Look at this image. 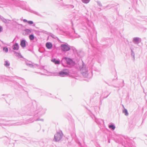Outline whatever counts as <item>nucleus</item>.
Wrapping results in <instances>:
<instances>
[{
    "mask_svg": "<svg viewBox=\"0 0 147 147\" xmlns=\"http://www.w3.org/2000/svg\"><path fill=\"white\" fill-rule=\"evenodd\" d=\"M46 110L44 109L40 106H37L36 109L32 107L30 110V111L32 114V115L34 116L33 118H30L26 120L24 123L18 122L13 125H20L23 124H27L33 122L34 121H43V119H40L38 117L45 113Z\"/></svg>",
    "mask_w": 147,
    "mask_h": 147,
    "instance_id": "f257e3e1",
    "label": "nucleus"
},
{
    "mask_svg": "<svg viewBox=\"0 0 147 147\" xmlns=\"http://www.w3.org/2000/svg\"><path fill=\"white\" fill-rule=\"evenodd\" d=\"M63 134L61 131L57 132L54 135V140L55 142H58L62 138Z\"/></svg>",
    "mask_w": 147,
    "mask_h": 147,
    "instance_id": "f03ea898",
    "label": "nucleus"
},
{
    "mask_svg": "<svg viewBox=\"0 0 147 147\" xmlns=\"http://www.w3.org/2000/svg\"><path fill=\"white\" fill-rule=\"evenodd\" d=\"M80 71L82 75L85 77H86L88 74V69L86 67L85 65L84 64H82V66L80 68Z\"/></svg>",
    "mask_w": 147,
    "mask_h": 147,
    "instance_id": "7ed1b4c3",
    "label": "nucleus"
},
{
    "mask_svg": "<svg viewBox=\"0 0 147 147\" xmlns=\"http://www.w3.org/2000/svg\"><path fill=\"white\" fill-rule=\"evenodd\" d=\"M69 71L67 69H64L60 71L58 74V76L61 77H64L68 76Z\"/></svg>",
    "mask_w": 147,
    "mask_h": 147,
    "instance_id": "20e7f679",
    "label": "nucleus"
},
{
    "mask_svg": "<svg viewBox=\"0 0 147 147\" xmlns=\"http://www.w3.org/2000/svg\"><path fill=\"white\" fill-rule=\"evenodd\" d=\"M14 78L15 77L3 76H0V80L2 79V80H4L5 81L13 82Z\"/></svg>",
    "mask_w": 147,
    "mask_h": 147,
    "instance_id": "39448f33",
    "label": "nucleus"
},
{
    "mask_svg": "<svg viewBox=\"0 0 147 147\" xmlns=\"http://www.w3.org/2000/svg\"><path fill=\"white\" fill-rule=\"evenodd\" d=\"M61 50L64 52L68 51L70 49V46L67 43L62 44L61 46Z\"/></svg>",
    "mask_w": 147,
    "mask_h": 147,
    "instance_id": "423d86ee",
    "label": "nucleus"
},
{
    "mask_svg": "<svg viewBox=\"0 0 147 147\" xmlns=\"http://www.w3.org/2000/svg\"><path fill=\"white\" fill-rule=\"evenodd\" d=\"M65 61H66V63L68 65H71L73 63V61L71 59L67 57H64L62 59V62L63 64V62Z\"/></svg>",
    "mask_w": 147,
    "mask_h": 147,
    "instance_id": "0eeeda50",
    "label": "nucleus"
},
{
    "mask_svg": "<svg viewBox=\"0 0 147 147\" xmlns=\"http://www.w3.org/2000/svg\"><path fill=\"white\" fill-rule=\"evenodd\" d=\"M126 142L129 147H135L133 142L129 138L127 139Z\"/></svg>",
    "mask_w": 147,
    "mask_h": 147,
    "instance_id": "6e6552de",
    "label": "nucleus"
},
{
    "mask_svg": "<svg viewBox=\"0 0 147 147\" xmlns=\"http://www.w3.org/2000/svg\"><path fill=\"white\" fill-rule=\"evenodd\" d=\"M141 41L140 38L138 37H135L133 38V42L135 44H138Z\"/></svg>",
    "mask_w": 147,
    "mask_h": 147,
    "instance_id": "1a4fd4ad",
    "label": "nucleus"
},
{
    "mask_svg": "<svg viewBox=\"0 0 147 147\" xmlns=\"http://www.w3.org/2000/svg\"><path fill=\"white\" fill-rule=\"evenodd\" d=\"M26 41L25 40H22L20 42V45L23 47L24 48L26 47Z\"/></svg>",
    "mask_w": 147,
    "mask_h": 147,
    "instance_id": "9d476101",
    "label": "nucleus"
},
{
    "mask_svg": "<svg viewBox=\"0 0 147 147\" xmlns=\"http://www.w3.org/2000/svg\"><path fill=\"white\" fill-rule=\"evenodd\" d=\"M123 110L122 112L124 114V115L126 116H127L129 115V113L128 112V111L127 109H125L123 105Z\"/></svg>",
    "mask_w": 147,
    "mask_h": 147,
    "instance_id": "9b49d317",
    "label": "nucleus"
},
{
    "mask_svg": "<svg viewBox=\"0 0 147 147\" xmlns=\"http://www.w3.org/2000/svg\"><path fill=\"white\" fill-rule=\"evenodd\" d=\"M51 61L55 64H59L60 63L59 60H57L55 58L52 59Z\"/></svg>",
    "mask_w": 147,
    "mask_h": 147,
    "instance_id": "f8f14e48",
    "label": "nucleus"
},
{
    "mask_svg": "<svg viewBox=\"0 0 147 147\" xmlns=\"http://www.w3.org/2000/svg\"><path fill=\"white\" fill-rule=\"evenodd\" d=\"M46 46L48 49H50L52 47V45L50 42H47L46 43Z\"/></svg>",
    "mask_w": 147,
    "mask_h": 147,
    "instance_id": "ddd939ff",
    "label": "nucleus"
},
{
    "mask_svg": "<svg viewBox=\"0 0 147 147\" xmlns=\"http://www.w3.org/2000/svg\"><path fill=\"white\" fill-rule=\"evenodd\" d=\"M13 49L14 50H18L19 49V46L18 44L17 43H16L15 44L13 45Z\"/></svg>",
    "mask_w": 147,
    "mask_h": 147,
    "instance_id": "4468645a",
    "label": "nucleus"
},
{
    "mask_svg": "<svg viewBox=\"0 0 147 147\" xmlns=\"http://www.w3.org/2000/svg\"><path fill=\"white\" fill-rule=\"evenodd\" d=\"M95 121L97 124H98L101 123L103 122V121L102 119H98L96 118H95Z\"/></svg>",
    "mask_w": 147,
    "mask_h": 147,
    "instance_id": "2eb2a0df",
    "label": "nucleus"
},
{
    "mask_svg": "<svg viewBox=\"0 0 147 147\" xmlns=\"http://www.w3.org/2000/svg\"><path fill=\"white\" fill-rule=\"evenodd\" d=\"M0 19L4 22L5 23H8V21H9V20H7L5 18H3L2 16H0Z\"/></svg>",
    "mask_w": 147,
    "mask_h": 147,
    "instance_id": "dca6fc26",
    "label": "nucleus"
},
{
    "mask_svg": "<svg viewBox=\"0 0 147 147\" xmlns=\"http://www.w3.org/2000/svg\"><path fill=\"white\" fill-rule=\"evenodd\" d=\"M24 31L25 32V34H24L26 35L29 34L31 32V30L29 29H26Z\"/></svg>",
    "mask_w": 147,
    "mask_h": 147,
    "instance_id": "f3484780",
    "label": "nucleus"
},
{
    "mask_svg": "<svg viewBox=\"0 0 147 147\" xmlns=\"http://www.w3.org/2000/svg\"><path fill=\"white\" fill-rule=\"evenodd\" d=\"M23 21L24 22H27L29 24H32L33 23V22L32 21H28L26 19L23 20Z\"/></svg>",
    "mask_w": 147,
    "mask_h": 147,
    "instance_id": "a211bd4d",
    "label": "nucleus"
},
{
    "mask_svg": "<svg viewBox=\"0 0 147 147\" xmlns=\"http://www.w3.org/2000/svg\"><path fill=\"white\" fill-rule=\"evenodd\" d=\"M26 9V10H27V11H29L30 12H32L36 15H39V14L38 13H37L36 11H34L33 10H31L30 9H28V8H27V9Z\"/></svg>",
    "mask_w": 147,
    "mask_h": 147,
    "instance_id": "6ab92c4d",
    "label": "nucleus"
},
{
    "mask_svg": "<svg viewBox=\"0 0 147 147\" xmlns=\"http://www.w3.org/2000/svg\"><path fill=\"white\" fill-rule=\"evenodd\" d=\"M109 128L111 129L112 130H114L115 129V125L113 124H110L109 125Z\"/></svg>",
    "mask_w": 147,
    "mask_h": 147,
    "instance_id": "aec40b11",
    "label": "nucleus"
},
{
    "mask_svg": "<svg viewBox=\"0 0 147 147\" xmlns=\"http://www.w3.org/2000/svg\"><path fill=\"white\" fill-rule=\"evenodd\" d=\"M4 65L5 67H7L9 66L10 63L8 61H5V63Z\"/></svg>",
    "mask_w": 147,
    "mask_h": 147,
    "instance_id": "412c9836",
    "label": "nucleus"
},
{
    "mask_svg": "<svg viewBox=\"0 0 147 147\" xmlns=\"http://www.w3.org/2000/svg\"><path fill=\"white\" fill-rule=\"evenodd\" d=\"M15 53H16V56L19 58H22L23 57L20 53H16L15 52Z\"/></svg>",
    "mask_w": 147,
    "mask_h": 147,
    "instance_id": "4be33fe9",
    "label": "nucleus"
},
{
    "mask_svg": "<svg viewBox=\"0 0 147 147\" xmlns=\"http://www.w3.org/2000/svg\"><path fill=\"white\" fill-rule=\"evenodd\" d=\"M29 38L30 40H34V36L33 34H31L29 35Z\"/></svg>",
    "mask_w": 147,
    "mask_h": 147,
    "instance_id": "5701e85b",
    "label": "nucleus"
},
{
    "mask_svg": "<svg viewBox=\"0 0 147 147\" xmlns=\"http://www.w3.org/2000/svg\"><path fill=\"white\" fill-rule=\"evenodd\" d=\"M90 0H81L82 2L85 4L88 3Z\"/></svg>",
    "mask_w": 147,
    "mask_h": 147,
    "instance_id": "b1692460",
    "label": "nucleus"
},
{
    "mask_svg": "<svg viewBox=\"0 0 147 147\" xmlns=\"http://www.w3.org/2000/svg\"><path fill=\"white\" fill-rule=\"evenodd\" d=\"M65 6H67L68 8H71L74 7V6L72 5H65Z\"/></svg>",
    "mask_w": 147,
    "mask_h": 147,
    "instance_id": "393cba45",
    "label": "nucleus"
},
{
    "mask_svg": "<svg viewBox=\"0 0 147 147\" xmlns=\"http://www.w3.org/2000/svg\"><path fill=\"white\" fill-rule=\"evenodd\" d=\"M3 50L5 52H7L8 51V49L6 47H4L3 48Z\"/></svg>",
    "mask_w": 147,
    "mask_h": 147,
    "instance_id": "a878e982",
    "label": "nucleus"
},
{
    "mask_svg": "<svg viewBox=\"0 0 147 147\" xmlns=\"http://www.w3.org/2000/svg\"><path fill=\"white\" fill-rule=\"evenodd\" d=\"M97 4H98V5H99V6H100V7L102 6L101 3L99 1H97Z\"/></svg>",
    "mask_w": 147,
    "mask_h": 147,
    "instance_id": "bb28decb",
    "label": "nucleus"
},
{
    "mask_svg": "<svg viewBox=\"0 0 147 147\" xmlns=\"http://www.w3.org/2000/svg\"><path fill=\"white\" fill-rule=\"evenodd\" d=\"M27 65L30 67H32L33 66V65H32L30 64H28L27 63Z\"/></svg>",
    "mask_w": 147,
    "mask_h": 147,
    "instance_id": "cd10ccee",
    "label": "nucleus"
},
{
    "mask_svg": "<svg viewBox=\"0 0 147 147\" xmlns=\"http://www.w3.org/2000/svg\"><path fill=\"white\" fill-rule=\"evenodd\" d=\"M131 55H133L134 57V53L133 52V51L131 50Z\"/></svg>",
    "mask_w": 147,
    "mask_h": 147,
    "instance_id": "c85d7f7f",
    "label": "nucleus"
},
{
    "mask_svg": "<svg viewBox=\"0 0 147 147\" xmlns=\"http://www.w3.org/2000/svg\"><path fill=\"white\" fill-rule=\"evenodd\" d=\"M3 30L1 26H0V32Z\"/></svg>",
    "mask_w": 147,
    "mask_h": 147,
    "instance_id": "c756f323",
    "label": "nucleus"
},
{
    "mask_svg": "<svg viewBox=\"0 0 147 147\" xmlns=\"http://www.w3.org/2000/svg\"><path fill=\"white\" fill-rule=\"evenodd\" d=\"M72 49L74 51V49H75V48L74 47H72Z\"/></svg>",
    "mask_w": 147,
    "mask_h": 147,
    "instance_id": "7c9ffc66",
    "label": "nucleus"
},
{
    "mask_svg": "<svg viewBox=\"0 0 147 147\" xmlns=\"http://www.w3.org/2000/svg\"><path fill=\"white\" fill-rule=\"evenodd\" d=\"M20 20H23V19H22V18H21Z\"/></svg>",
    "mask_w": 147,
    "mask_h": 147,
    "instance_id": "2f4dec72",
    "label": "nucleus"
},
{
    "mask_svg": "<svg viewBox=\"0 0 147 147\" xmlns=\"http://www.w3.org/2000/svg\"><path fill=\"white\" fill-rule=\"evenodd\" d=\"M20 87H21L22 86H21V85H20Z\"/></svg>",
    "mask_w": 147,
    "mask_h": 147,
    "instance_id": "473e14b6",
    "label": "nucleus"
},
{
    "mask_svg": "<svg viewBox=\"0 0 147 147\" xmlns=\"http://www.w3.org/2000/svg\"><path fill=\"white\" fill-rule=\"evenodd\" d=\"M109 143L110 142V141H109Z\"/></svg>",
    "mask_w": 147,
    "mask_h": 147,
    "instance_id": "72a5a7b5",
    "label": "nucleus"
}]
</instances>
